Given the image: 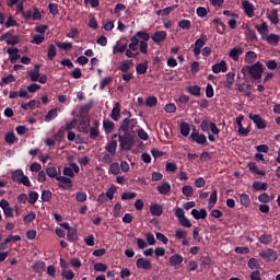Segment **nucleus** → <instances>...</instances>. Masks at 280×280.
Returning a JSON list of instances; mask_svg holds the SVG:
<instances>
[{"label":"nucleus","mask_w":280,"mask_h":280,"mask_svg":"<svg viewBox=\"0 0 280 280\" xmlns=\"http://www.w3.org/2000/svg\"><path fill=\"white\" fill-rule=\"evenodd\" d=\"M106 152H108L112 156H115L117 154V140H110L105 145Z\"/></svg>","instance_id":"nucleus-19"},{"label":"nucleus","mask_w":280,"mask_h":280,"mask_svg":"<svg viewBox=\"0 0 280 280\" xmlns=\"http://www.w3.org/2000/svg\"><path fill=\"white\" fill-rule=\"evenodd\" d=\"M253 189H255V191H266L268 189V184L261 182H254Z\"/></svg>","instance_id":"nucleus-32"},{"label":"nucleus","mask_w":280,"mask_h":280,"mask_svg":"<svg viewBox=\"0 0 280 280\" xmlns=\"http://www.w3.org/2000/svg\"><path fill=\"white\" fill-rule=\"evenodd\" d=\"M189 132H191V128L189 127V124L182 122L180 124V135L183 137H189Z\"/></svg>","instance_id":"nucleus-36"},{"label":"nucleus","mask_w":280,"mask_h":280,"mask_svg":"<svg viewBox=\"0 0 280 280\" xmlns=\"http://www.w3.org/2000/svg\"><path fill=\"white\" fill-rule=\"evenodd\" d=\"M145 240L149 246H154V244H156V238L154 237V234H152L151 232L145 234Z\"/></svg>","instance_id":"nucleus-56"},{"label":"nucleus","mask_w":280,"mask_h":280,"mask_svg":"<svg viewBox=\"0 0 280 280\" xmlns=\"http://www.w3.org/2000/svg\"><path fill=\"white\" fill-rule=\"evenodd\" d=\"M110 117L114 121H119V117H121V105L119 103H114Z\"/></svg>","instance_id":"nucleus-17"},{"label":"nucleus","mask_w":280,"mask_h":280,"mask_svg":"<svg viewBox=\"0 0 280 280\" xmlns=\"http://www.w3.org/2000/svg\"><path fill=\"white\" fill-rule=\"evenodd\" d=\"M178 27H180V30H191V21L180 20L178 22Z\"/></svg>","instance_id":"nucleus-50"},{"label":"nucleus","mask_w":280,"mask_h":280,"mask_svg":"<svg viewBox=\"0 0 280 280\" xmlns=\"http://www.w3.org/2000/svg\"><path fill=\"white\" fill-rule=\"evenodd\" d=\"M183 259L184 258L180 254H175L170 257L168 264L170 266H173V267L180 266V264H183Z\"/></svg>","instance_id":"nucleus-22"},{"label":"nucleus","mask_w":280,"mask_h":280,"mask_svg":"<svg viewBox=\"0 0 280 280\" xmlns=\"http://www.w3.org/2000/svg\"><path fill=\"white\" fill-rule=\"evenodd\" d=\"M118 69L122 73H128V71H130L132 69V61L125 60V61L120 62Z\"/></svg>","instance_id":"nucleus-27"},{"label":"nucleus","mask_w":280,"mask_h":280,"mask_svg":"<svg viewBox=\"0 0 280 280\" xmlns=\"http://www.w3.org/2000/svg\"><path fill=\"white\" fill-rule=\"evenodd\" d=\"M175 237H177V240H186L187 238V231H185L183 229L176 230Z\"/></svg>","instance_id":"nucleus-58"},{"label":"nucleus","mask_w":280,"mask_h":280,"mask_svg":"<svg viewBox=\"0 0 280 280\" xmlns=\"http://www.w3.org/2000/svg\"><path fill=\"white\" fill-rule=\"evenodd\" d=\"M46 174L49 178H58V168H56V166H48L46 168Z\"/></svg>","instance_id":"nucleus-41"},{"label":"nucleus","mask_w":280,"mask_h":280,"mask_svg":"<svg viewBox=\"0 0 280 280\" xmlns=\"http://www.w3.org/2000/svg\"><path fill=\"white\" fill-rule=\"evenodd\" d=\"M257 32L261 34L262 38L268 34V24L262 23L260 26H256Z\"/></svg>","instance_id":"nucleus-52"},{"label":"nucleus","mask_w":280,"mask_h":280,"mask_svg":"<svg viewBox=\"0 0 280 280\" xmlns=\"http://www.w3.org/2000/svg\"><path fill=\"white\" fill-rule=\"evenodd\" d=\"M137 128V119L135 118H125L121 122L120 130L128 135L130 130Z\"/></svg>","instance_id":"nucleus-4"},{"label":"nucleus","mask_w":280,"mask_h":280,"mask_svg":"<svg viewBox=\"0 0 280 280\" xmlns=\"http://www.w3.org/2000/svg\"><path fill=\"white\" fill-rule=\"evenodd\" d=\"M33 21H40L43 19V14L40 13V10L38 8H35L33 10V15L31 18Z\"/></svg>","instance_id":"nucleus-60"},{"label":"nucleus","mask_w":280,"mask_h":280,"mask_svg":"<svg viewBox=\"0 0 280 280\" xmlns=\"http://www.w3.org/2000/svg\"><path fill=\"white\" fill-rule=\"evenodd\" d=\"M191 215L195 218V220H205L207 218V210L206 209H192Z\"/></svg>","instance_id":"nucleus-21"},{"label":"nucleus","mask_w":280,"mask_h":280,"mask_svg":"<svg viewBox=\"0 0 280 280\" xmlns=\"http://www.w3.org/2000/svg\"><path fill=\"white\" fill-rule=\"evenodd\" d=\"M49 12L50 14H52V16H56V14H58V3H50L48 5Z\"/></svg>","instance_id":"nucleus-64"},{"label":"nucleus","mask_w":280,"mask_h":280,"mask_svg":"<svg viewBox=\"0 0 280 280\" xmlns=\"http://www.w3.org/2000/svg\"><path fill=\"white\" fill-rule=\"evenodd\" d=\"M165 38H167V32L165 31H156L152 36L151 39L155 45H162L165 42Z\"/></svg>","instance_id":"nucleus-9"},{"label":"nucleus","mask_w":280,"mask_h":280,"mask_svg":"<svg viewBox=\"0 0 280 280\" xmlns=\"http://www.w3.org/2000/svg\"><path fill=\"white\" fill-rule=\"evenodd\" d=\"M151 215H163V207L159 203H152L150 206Z\"/></svg>","instance_id":"nucleus-26"},{"label":"nucleus","mask_w":280,"mask_h":280,"mask_svg":"<svg viewBox=\"0 0 280 280\" xmlns=\"http://www.w3.org/2000/svg\"><path fill=\"white\" fill-rule=\"evenodd\" d=\"M226 81L224 86H226V89H231V86H233V83L235 82V73L233 72H228L225 74Z\"/></svg>","instance_id":"nucleus-31"},{"label":"nucleus","mask_w":280,"mask_h":280,"mask_svg":"<svg viewBox=\"0 0 280 280\" xmlns=\"http://www.w3.org/2000/svg\"><path fill=\"white\" fill-rule=\"evenodd\" d=\"M58 117V108L50 109L45 116V121H51Z\"/></svg>","instance_id":"nucleus-38"},{"label":"nucleus","mask_w":280,"mask_h":280,"mask_svg":"<svg viewBox=\"0 0 280 280\" xmlns=\"http://www.w3.org/2000/svg\"><path fill=\"white\" fill-rule=\"evenodd\" d=\"M188 93H190V95H195L196 97L200 96V86L192 85L188 88Z\"/></svg>","instance_id":"nucleus-57"},{"label":"nucleus","mask_w":280,"mask_h":280,"mask_svg":"<svg viewBox=\"0 0 280 280\" xmlns=\"http://www.w3.org/2000/svg\"><path fill=\"white\" fill-rule=\"evenodd\" d=\"M120 150H132L135 138L131 136H119Z\"/></svg>","instance_id":"nucleus-5"},{"label":"nucleus","mask_w":280,"mask_h":280,"mask_svg":"<svg viewBox=\"0 0 280 280\" xmlns=\"http://www.w3.org/2000/svg\"><path fill=\"white\" fill-rule=\"evenodd\" d=\"M213 73H226L229 71V68L226 67V61L221 60L218 63H214L212 66Z\"/></svg>","instance_id":"nucleus-14"},{"label":"nucleus","mask_w":280,"mask_h":280,"mask_svg":"<svg viewBox=\"0 0 280 280\" xmlns=\"http://www.w3.org/2000/svg\"><path fill=\"white\" fill-rule=\"evenodd\" d=\"M260 257L265 259V261H277L278 255L272 248H268L260 253Z\"/></svg>","instance_id":"nucleus-10"},{"label":"nucleus","mask_w":280,"mask_h":280,"mask_svg":"<svg viewBox=\"0 0 280 280\" xmlns=\"http://www.w3.org/2000/svg\"><path fill=\"white\" fill-rule=\"evenodd\" d=\"M136 266L139 270H152V261L147 258H139Z\"/></svg>","instance_id":"nucleus-11"},{"label":"nucleus","mask_w":280,"mask_h":280,"mask_svg":"<svg viewBox=\"0 0 280 280\" xmlns=\"http://www.w3.org/2000/svg\"><path fill=\"white\" fill-rule=\"evenodd\" d=\"M190 139H192L194 143H198V145H205V143H207V136L198 131H194L190 135Z\"/></svg>","instance_id":"nucleus-12"},{"label":"nucleus","mask_w":280,"mask_h":280,"mask_svg":"<svg viewBox=\"0 0 280 280\" xmlns=\"http://www.w3.org/2000/svg\"><path fill=\"white\" fill-rule=\"evenodd\" d=\"M247 266L250 268V270H259V260L256 258H250L247 262Z\"/></svg>","instance_id":"nucleus-49"},{"label":"nucleus","mask_w":280,"mask_h":280,"mask_svg":"<svg viewBox=\"0 0 280 280\" xmlns=\"http://www.w3.org/2000/svg\"><path fill=\"white\" fill-rule=\"evenodd\" d=\"M45 40V35H40V34H36L33 39H32V43L34 45H40L42 43H44Z\"/></svg>","instance_id":"nucleus-59"},{"label":"nucleus","mask_w":280,"mask_h":280,"mask_svg":"<svg viewBox=\"0 0 280 280\" xmlns=\"http://www.w3.org/2000/svg\"><path fill=\"white\" fill-rule=\"evenodd\" d=\"M56 54H57L56 45L50 44L48 46V54H47L48 59L54 60V58H56Z\"/></svg>","instance_id":"nucleus-48"},{"label":"nucleus","mask_w":280,"mask_h":280,"mask_svg":"<svg viewBox=\"0 0 280 280\" xmlns=\"http://www.w3.org/2000/svg\"><path fill=\"white\" fill-rule=\"evenodd\" d=\"M240 202L242 207H250V197L246 194H241L240 195Z\"/></svg>","instance_id":"nucleus-35"},{"label":"nucleus","mask_w":280,"mask_h":280,"mask_svg":"<svg viewBox=\"0 0 280 280\" xmlns=\"http://www.w3.org/2000/svg\"><path fill=\"white\" fill-rule=\"evenodd\" d=\"M136 71H137V73H139L140 75H144V73H148V62L139 63V65L136 67Z\"/></svg>","instance_id":"nucleus-45"},{"label":"nucleus","mask_w":280,"mask_h":280,"mask_svg":"<svg viewBox=\"0 0 280 280\" xmlns=\"http://www.w3.org/2000/svg\"><path fill=\"white\" fill-rule=\"evenodd\" d=\"M248 118L254 121V124L256 125V128H258V130H265V128H267L268 122H266V120H264V118H261L260 115L257 114H248Z\"/></svg>","instance_id":"nucleus-6"},{"label":"nucleus","mask_w":280,"mask_h":280,"mask_svg":"<svg viewBox=\"0 0 280 280\" xmlns=\"http://www.w3.org/2000/svg\"><path fill=\"white\" fill-rule=\"evenodd\" d=\"M40 69V66H35V71L30 73V78L32 82H38V79L40 78V72L38 71Z\"/></svg>","instance_id":"nucleus-44"},{"label":"nucleus","mask_w":280,"mask_h":280,"mask_svg":"<svg viewBox=\"0 0 280 280\" xmlns=\"http://www.w3.org/2000/svg\"><path fill=\"white\" fill-rule=\"evenodd\" d=\"M67 240L68 242H75L78 240V232L75 229L71 228L68 230Z\"/></svg>","instance_id":"nucleus-40"},{"label":"nucleus","mask_w":280,"mask_h":280,"mask_svg":"<svg viewBox=\"0 0 280 280\" xmlns=\"http://www.w3.org/2000/svg\"><path fill=\"white\" fill-rule=\"evenodd\" d=\"M56 180L62 183V185H59L62 189H71V187H73V182L67 176H57Z\"/></svg>","instance_id":"nucleus-13"},{"label":"nucleus","mask_w":280,"mask_h":280,"mask_svg":"<svg viewBox=\"0 0 280 280\" xmlns=\"http://www.w3.org/2000/svg\"><path fill=\"white\" fill-rule=\"evenodd\" d=\"M5 141L10 144L12 143H16V141H19V138H16V135L14 133V131H9L7 135H5Z\"/></svg>","instance_id":"nucleus-42"},{"label":"nucleus","mask_w":280,"mask_h":280,"mask_svg":"<svg viewBox=\"0 0 280 280\" xmlns=\"http://www.w3.org/2000/svg\"><path fill=\"white\" fill-rule=\"evenodd\" d=\"M242 5L245 10V14L249 19H253L255 16V9L253 8V3H250V1H248V0H245L242 2Z\"/></svg>","instance_id":"nucleus-16"},{"label":"nucleus","mask_w":280,"mask_h":280,"mask_svg":"<svg viewBox=\"0 0 280 280\" xmlns=\"http://www.w3.org/2000/svg\"><path fill=\"white\" fill-rule=\"evenodd\" d=\"M42 200H43V202H49V200H51V191L43 190L42 191Z\"/></svg>","instance_id":"nucleus-61"},{"label":"nucleus","mask_w":280,"mask_h":280,"mask_svg":"<svg viewBox=\"0 0 280 280\" xmlns=\"http://www.w3.org/2000/svg\"><path fill=\"white\" fill-rule=\"evenodd\" d=\"M100 137V122L97 120L94 121V126L90 128V139H97Z\"/></svg>","instance_id":"nucleus-25"},{"label":"nucleus","mask_w":280,"mask_h":280,"mask_svg":"<svg viewBox=\"0 0 280 280\" xmlns=\"http://www.w3.org/2000/svg\"><path fill=\"white\" fill-rule=\"evenodd\" d=\"M103 128H104L105 135H110V132H113V130H115V122H113L110 120H104Z\"/></svg>","instance_id":"nucleus-29"},{"label":"nucleus","mask_w":280,"mask_h":280,"mask_svg":"<svg viewBox=\"0 0 280 280\" xmlns=\"http://www.w3.org/2000/svg\"><path fill=\"white\" fill-rule=\"evenodd\" d=\"M183 196H186V198H191L194 196V187L186 185L182 188Z\"/></svg>","instance_id":"nucleus-43"},{"label":"nucleus","mask_w":280,"mask_h":280,"mask_svg":"<svg viewBox=\"0 0 280 280\" xmlns=\"http://www.w3.org/2000/svg\"><path fill=\"white\" fill-rule=\"evenodd\" d=\"M258 240H259L260 244H265V245L272 244V235H270V234H264V235L259 236Z\"/></svg>","instance_id":"nucleus-46"},{"label":"nucleus","mask_w":280,"mask_h":280,"mask_svg":"<svg viewBox=\"0 0 280 280\" xmlns=\"http://www.w3.org/2000/svg\"><path fill=\"white\" fill-rule=\"evenodd\" d=\"M115 191H117V186L112 185L106 191L105 197L113 200V198H115Z\"/></svg>","instance_id":"nucleus-51"},{"label":"nucleus","mask_w":280,"mask_h":280,"mask_svg":"<svg viewBox=\"0 0 280 280\" xmlns=\"http://www.w3.org/2000/svg\"><path fill=\"white\" fill-rule=\"evenodd\" d=\"M241 72L243 73V75L249 73L253 80H261V75H264V63L257 61L252 66H245L242 68Z\"/></svg>","instance_id":"nucleus-2"},{"label":"nucleus","mask_w":280,"mask_h":280,"mask_svg":"<svg viewBox=\"0 0 280 280\" xmlns=\"http://www.w3.org/2000/svg\"><path fill=\"white\" fill-rule=\"evenodd\" d=\"M94 270L96 272H106V270H108V266H106L104 262H96L94 265Z\"/></svg>","instance_id":"nucleus-53"},{"label":"nucleus","mask_w":280,"mask_h":280,"mask_svg":"<svg viewBox=\"0 0 280 280\" xmlns=\"http://www.w3.org/2000/svg\"><path fill=\"white\" fill-rule=\"evenodd\" d=\"M37 200H38V192H36V191L28 192V203L30 205H36Z\"/></svg>","instance_id":"nucleus-54"},{"label":"nucleus","mask_w":280,"mask_h":280,"mask_svg":"<svg viewBox=\"0 0 280 280\" xmlns=\"http://www.w3.org/2000/svg\"><path fill=\"white\" fill-rule=\"evenodd\" d=\"M212 133L208 136L209 141L213 142L215 141V136L220 135V128H218V125L215 122H210V129Z\"/></svg>","instance_id":"nucleus-23"},{"label":"nucleus","mask_w":280,"mask_h":280,"mask_svg":"<svg viewBox=\"0 0 280 280\" xmlns=\"http://www.w3.org/2000/svg\"><path fill=\"white\" fill-rule=\"evenodd\" d=\"M46 264L43 260H38L34 264L33 269L35 272H45Z\"/></svg>","instance_id":"nucleus-34"},{"label":"nucleus","mask_w":280,"mask_h":280,"mask_svg":"<svg viewBox=\"0 0 280 280\" xmlns=\"http://www.w3.org/2000/svg\"><path fill=\"white\" fill-rule=\"evenodd\" d=\"M61 277H63V279L66 280H73L75 277V273H73V271L71 270H67L61 273Z\"/></svg>","instance_id":"nucleus-62"},{"label":"nucleus","mask_w":280,"mask_h":280,"mask_svg":"<svg viewBox=\"0 0 280 280\" xmlns=\"http://www.w3.org/2000/svg\"><path fill=\"white\" fill-rule=\"evenodd\" d=\"M127 48L128 46L126 44L120 46L119 42H117L113 48V54H124V51H126Z\"/></svg>","instance_id":"nucleus-47"},{"label":"nucleus","mask_w":280,"mask_h":280,"mask_svg":"<svg viewBox=\"0 0 280 280\" xmlns=\"http://www.w3.org/2000/svg\"><path fill=\"white\" fill-rule=\"evenodd\" d=\"M148 40H150V33L145 31L137 32L131 38L129 44V49L126 50L127 58H137L139 52L148 54Z\"/></svg>","instance_id":"nucleus-1"},{"label":"nucleus","mask_w":280,"mask_h":280,"mask_svg":"<svg viewBox=\"0 0 280 280\" xmlns=\"http://www.w3.org/2000/svg\"><path fill=\"white\" fill-rule=\"evenodd\" d=\"M267 19H269L270 23H272L273 25H278L279 24V11L277 9H272L268 13Z\"/></svg>","instance_id":"nucleus-24"},{"label":"nucleus","mask_w":280,"mask_h":280,"mask_svg":"<svg viewBox=\"0 0 280 280\" xmlns=\"http://www.w3.org/2000/svg\"><path fill=\"white\" fill-rule=\"evenodd\" d=\"M109 172H110V174H114V176L119 175L121 173L119 163H117V162L112 163L109 166Z\"/></svg>","instance_id":"nucleus-39"},{"label":"nucleus","mask_w":280,"mask_h":280,"mask_svg":"<svg viewBox=\"0 0 280 280\" xmlns=\"http://www.w3.org/2000/svg\"><path fill=\"white\" fill-rule=\"evenodd\" d=\"M268 45H279L280 37L277 34H269L264 37Z\"/></svg>","instance_id":"nucleus-28"},{"label":"nucleus","mask_w":280,"mask_h":280,"mask_svg":"<svg viewBox=\"0 0 280 280\" xmlns=\"http://www.w3.org/2000/svg\"><path fill=\"white\" fill-rule=\"evenodd\" d=\"M207 45V35L201 34L200 38L195 42V47L202 49Z\"/></svg>","instance_id":"nucleus-37"},{"label":"nucleus","mask_w":280,"mask_h":280,"mask_svg":"<svg viewBox=\"0 0 280 280\" xmlns=\"http://www.w3.org/2000/svg\"><path fill=\"white\" fill-rule=\"evenodd\" d=\"M257 60V54L255 51H247L245 54V62L246 65H253Z\"/></svg>","instance_id":"nucleus-30"},{"label":"nucleus","mask_w":280,"mask_h":280,"mask_svg":"<svg viewBox=\"0 0 280 280\" xmlns=\"http://www.w3.org/2000/svg\"><path fill=\"white\" fill-rule=\"evenodd\" d=\"M242 54H244V48L236 46L230 50L229 57L232 58V60H234V62H237V60H240V56H242Z\"/></svg>","instance_id":"nucleus-15"},{"label":"nucleus","mask_w":280,"mask_h":280,"mask_svg":"<svg viewBox=\"0 0 280 280\" xmlns=\"http://www.w3.org/2000/svg\"><path fill=\"white\" fill-rule=\"evenodd\" d=\"M0 207L5 215V218H14V208L10 207V202L8 200L2 199L0 201Z\"/></svg>","instance_id":"nucleus-7"},{"label":"nucleus","mask_w":280,"mask_h":280,"mask_svg":"<svg viewBox=\"0 0 280 280\" xmlns=\"http://www.w3.org/2000/svg\"><path fill=\"white\" fill-rule=\"evenodd\" d=\"M159 194H161L162 196H167V194H170V191H172V185H170L168 182H164L161 185H159L156 187Z\"/></svg>","instance_id":"nucleus-18"},{"label":"nucleus","mask_w":280,"mask_h":280,"mask_svg":"<svg viewBox=\"0 0 280 280\" xmlns=\"http://www.w3.org/2000/svg\"><path fill=\"white\" fill-rule=\"evenodd\" d=\"M215 202H218V190H213L209 198L208 208L213 209L215 207Z\"/></svg>","instance_id":"nucleus-33"},{"label":"nucleus","mask_w":280,"mask_h":280,"mask_svg":"<svg viewBox=\"0 0 280 280\" xmlns=\"http://www.w3.org/2000/svg\"><path fill=\"white\" fill-rule=\"evenodd\" d=\"M86 192L84 191H79L77 192V202H86Z\"/></svg>","instance_id":"nucleus-63"},{"label":"nucleus","mask_w":280,"mask_h":280,"mask_svg":"<svg viewBox=\"0 0 280 280\" xmlns=\"http://www.w3.org/2000/svg\"><path fill=\"white\" fill-rule=\"evenodd\" d=\"M75 174H80V166H78L75 163H70V167H63V176L73 178Z\"/></svg>","instance_id":"nucleus-8"},{"label":"nucleus","mask_w":280,"mask_h":280,"mask_svg":"<svg viewBox=\"0 0 280 280\" xmlns=\"http://www.w3.org/2000/svg\"><path fill=\"white\" fill-rule=\"evenodd\" d=\"M7 51L10 56L9 60L12 65H14V62L21 58V55H19V48H9Z\"/></svg>","instance_id":"nucleus-20"},{"label":"nucleus","mask_w":280,"mask_h":280,"mask_svg":"<svg viewBox=\"0 0 280 280\" xmlns=\"http://www.w3.org/2000/svg\"><path fill=\"white\" fill-rule=\"evenodd\" d=\"M11 178L13 183H18V185H24V187H32V182L30 180V177H27V175H25V173L21 168L13 171Z\"/></svg>","instance_id":"nucleus-3"},{"label":"nucleus","mask_w":280,"mask_h":280,"mask_svg":"<svg viewBox=\"0 0 280 280\" xmlns=\"http://www.w3.org/2000/svg\"><path fill=\"white\" fill-rule=\"evenodd\" d=\"M159 100L156 98V96H149L145 101L147 106H149L150 108L156 106Z\"/></svg>","instance_id":"nucleus-55"}]
</instances>
